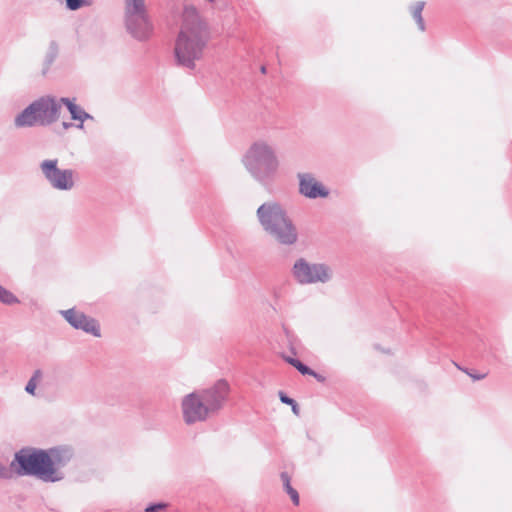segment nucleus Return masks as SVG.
<instances>
[{
    "mask_svg": "<svg viewBox=\"0 0 512 512\" xmlns=\"http://www.w3.org/2000/svg\"><path fill=\"white\" fill-rule=\"evenodd\" d=\"M60 109V100L51 96L40 97L15 117L14 125L18 128L49 126L59 119Z\"/></svg>",
    "mask_w": 512,
    "mask_h": 512,
    "instance_id": "nucleus-5",
    "label": "nucleus"
},
{
    "mask_svg": "<svg viewBox=\"0 0 512 512\" xmlns=\"http://www.w3.org/2000/svg\"><path fill=\"white\" fill-rule=\"evenodd\" d=\"M280 477L283 482L284 490L290 496L293 504L296 506L299 505V502H300L299 494H298L297 490L291 486V478H290L289 474L287 472H282Z\"/></svg>",
    "mask_w": 512,
    "mask_h": 512,
    "instance_id": "nucleus-16",
    "label": "nucleus"
},
{
    "mask_svg": "<svg viewBox=\"0 0 512 512\" xmlns=\"http://www.w3.org/2000/svg\"><path fill=\"white\" fill-rule=\"evenodd\" d=\"M127 32L138 41H147L153 34V24L148 10L124 13Z\"/></svg>",
    "mask_w": 512,
    "mask_h": 512,
    "instance_id": "nucleus-8",
    "label": "nucleus"
},
{
    "mask_svg": "<svg viewBox=\"0 0 512 512\" xmlns=\"http://www.w3.org/2000/svg\"><path fill=\"white\" fill-rule=\"evenodd\" d=\"M210 40V29L194 6H185L182 24L174 46L176 64L193 70Z\"/></svg>",
    "mask_w": 512,
    "mask_h": 512,
    "instance_id": "nucleus-1",
    "label": "nucleus"
},
{
    "mask_svg": "<svg viewBox=\"0 0 512 512\" xmlns=\"http://www.w3.org/2000/svg\"><path fill=\"white\" fill-rule=\"evenodd\" d=\"M181 408L184 422L188 425L205 421L210 415L198 392H192L184 396Z\"/></svg>",
    "mask_w": 512,
    "mask_h": 512,
    "instance_id": "nucleus-9",
    "label": "nucleus"
},
{
    "mask_svg": "<svg viewBox=\"0 0 512 512\" xmlns=\"http://www.w3.org/2000/svg\"><path fill=\"white\" fill-rule=\"evenodd\" d=\"M63 126H64V128H69V127L71 126V124H70V123H66V122H64V123H63Z\"/></svg>",
    "mask_w": 512,
    "mask_h": 512,
    "instance_id": "nucleus-28",
    "label": "nucleus"
},
{
    "mask_svg": "<svg viewBox=\"0 0 512 512\" xmlns=\"http://www.w3.org/2000/svg\"><path fill=\"white\" fill-rule=\"evenodd\" d=\"M60 314L74 328L89 333L95 337L101 336L100 326L94 318H91L75 308L61 310Z\"/></svg>",
    "mask_w": 512,
    "mask_h": 512,
    "instance_id": "nucleus-10",
    "label": "nucleus"
},
{
    "mask_svg": "<svg viewBox=\"0 0 512 512\" xmlns=\"http://www.w3.org/2000/svg\"><path fill=\"white\" fill-rule=\"evenodd\" d=\"M61 104H64L67 107L73 120L80 121V123L77 125V128H83V123L85 120L93 119L92 115L87 113L84 109L75 103V99L62 97L60 98V105Z\"/></svg>",
    "mask_w": 512,
    "mask_h": 512,
    "instance_id": "nucleus-13",
    "label": "nucleus"
},
{
    "mask_svg": "<svg viewBox=\"0 0 512 512\" xmlns=\"http://www.w3.org/2000/svg\"><path fill=\"white\" fill-rule=\"evenodd\" d=\"M261 71H262V73H265V72H266V68L263 66V67L261 68Z\"/></svg>",
    "mask_w": 512,
    "mask_h": 512,
    "instance_id": "nucleus-29",
    "label": "nucleus"
},
{
    "mask_svg": "<svg viewBox=\"0 0 512 512\" xmlns=\"http://www.w3.org/2000/svg\"><path fill=\"white\" fill-rule=\"evenodd\" d=\"M292 276L302 285L327 283L332 279L333 271L325 263H312L299 258L292 267Z\"/></svg>",
    "mask_w": 512,
    "mask_h": 512,
    "instance_id": "nucleus-6",
    "label": "nucleus"
},
{
    "mask_svg": "<svg viewBox=\"0 0 512 512\" xmlns=\"http://www.w3.org/2000/svg\"><path fill=\"white\" fill-rule=\"evenodd\" d=\"M65 2H66V7L71 11L78 10L86 3L85 0H65Z\"/></svg>",
    "mask_w": 512,
    "mask_h": 512,
    "instance_id": "nucleus-21",
    "label": "nucleus"
},
{
    "mask_svg": "<svg viewBox=\"0 0 512 512\" xmlns=\"http://www.w3.org/2000/svg\"><path fill=\"white\" fill-rule=\"evenodd\" d=\"M11 477V471L0 463V479H9Z\"/></svg>",
    "mask_w": 512,
    "mask_h": 512,
    "instance_id": "nucleus-23",
    "label": "nucleus"
},
{
    "mask_svg": "<svg viewBox=\"0 0 512 512\" xmlns=\"http://www.w3.org/2000/svg\"><path fill=\"white\" fill-rule=\"evenodd\" d=\"M123 1H124V13L147 10L145 0H123Z\"/></svg>",
    "mask_w": 512,
    "mask_h": 512,
    "instance_id": "nucleus-18",
    "label": "nucleus"
},
{
    "mask_svg": "<svg viewBox=\"0 0 512 512\" xmlns=\"http://www.w3.org/2000/svg\"><path fill=\"white\" fill-rule=\"evenodd\" d=\"M229 392V385L225 380H219L211 388L201 392L200 397L210 414L217 412L224 404Z\"/></svg>",
    "mask_w": 512,
    "mask_h": 512,
    "instance_id": "nucleus-11",
    "label": "nucleus"
},
{
    "mask_svg": "<svg viewBox=\"0 0 512 512\" xmlns=\"http://www.w3.org/2000/svg\"><path fill=\"white\" fill-rule=\"evenodd\" d=\"M40 168L45 179L54 189L68 191L74 187L73 171L59 169L57 159L42 161Z\"/></svg>",
    "mask_w": 512,
    "mask_h": 512,
    "instance_id": "nucleus-7",
    "label": "nucleus"
},
{
    "mask_svg": "<svg viewBox=\"0 0 512 512\" xmlns=\"http://www.w3.org/2000/svg\"><path fill=\"white\" fill-rule=\"evenodd\" d=\"M279 397H280L281 402L284 404L292 405L295 402L294 399L290 398L283 392H279Z\"/></svg>",
    "mask_w": 512,
    "mask_h": 512,
    "instance_id": "nucleus-24",
    "label": "nucleus"
},
{
    "mask_svg": "<svg viewBox=\"0 0 512 512\" xmlns=\"http://www.w3.org/2000/svg\"><path fill=\"white\" fill-rule=\"evenodd\" d=\"M424 7H425L424 1H417L410 8L412 17L415 20L419 30L422 32L425 31V29H426L425 22L422 17V12H423Z\"/></svg>",
    "mask_w": 512,
    "mask_h": 512,
    "instance_id": "nucleus-15",
    "label": "nucleus"
},
{
    "mask_svg": "<svg viewBox=\"0 0 512 512\" xmlns=\"http://www.w3.org/2000/svg\"><path fill=\"white\" fill-rule=\"evenodd\" d=\"M42 378H43V372L40 369L35 370L25 386V391L28 394L34 396L37 385L42 380Z\"/></svg>",
    "mask_w": 512,
    "mask_h": 512,
    "instance_id": "nucleus-17",
    "label": "nucleus"
},
{
    "mask_svg": "<svg viewBox=\"0 0 512 512\" xmlns=\"http://www.w3.org/2000/svg\"><path fill=\"white\" fill-rule=\"evenodd\" d=\"M292 407V411L298 415L299 414V407H298V404L296 403V401L294 402V404L291 405Z\"/></svg>",
    "mask_w": 512,
    "mask_h": 512,
    "instance_id": "nucleus-27",
    "label": "nucleus"
},
{
    "mask_svg": "<svg viewBox=\"0 0 512 512\" xmlns=\"http://www.w3.org/2000/svg\"><path fill=\"white\" fill-rule=\"evenodd\" d=\"M59 54V45L55 40L49 42L47 52L45 54L42 73L45 75L51 65L54 63Z\"/></svg>",
    "mask_w": 512,
    "mask_h": 512,
    "instance_id": "nucleus-14",
    "label": "nucleus"
},
{
    "mask_svg": "<svg viewBox=\"0 0 512 512\" xmlns=\"http://www.w3.org/2000/svg\"><path fill=\"white\" fill-rule=\"evenodd\" d=\"M0 301L7 305L16 304L19 302L18 298L2 285H0Z\"/></svg>",
    "mask_w": 512,
    "mask_h": 512,
    "instance_id": "nucleus-19",
    "label": "nucleus"
},
{
    "mask_svg": "<svg viewBox=\"0 0 512 512\" xmlns=\"http://www.w3.org/2000/svg\"><path fill=\"white\" fill-rule=\"evenodd\" d=\"M206 1L209 2V3H214L215 2V0H206Z\"/></svg>",
    "mask_w": 512,
    "mask_h": 512,
    "instance_id": "nucleus-30",
    "label": "nucleus"
},
{
    "mask_svg": "<svg viewBox=\"0 0 512 512\" xmlns=\"http://www.w3.org/2000/svg\"><path fill=\"white\" fill-rule=\"evenodd\" d=\"M299 192L309 199L325 198L329 195L326 189L315 177L310 173H299Z\"/></svg>",
    "mask_w": 512,
    "mask_h": 512,
    "instance_id": "nucleus-12",
    "label": "nucleus"
},
{
    "mask_svg": "<svg viewBox=\"0 0 512 512\" xmlns=\"http://www.w3.org/2000/svg\"><path fill=\"white\" fill-rule=\"evenodd\" d=\"M465 372L473 379V380H481L483 379L486 375L485 374H476V373H471V372H468L467 370H465Z\"/></svg>",
    "mask_w": 512,
    "mask_h": 512,
    "instance_id": "nucleus-25",
    "label": "nucleus"
},
{
    "mask_svg": "<svg viewBox=\"0 0 512 512\" xmlns=\"http://www.w3.org/2000/svg\"><path fill=\"white\" fill-rule=\"evenodd\" d=\"M256 214L262 229L276 242L286 246L296 243L297 229L279 203L265 202L258 207Z\"/></svg>",
    "mask_w": 512,
    "mask_h": 512,
    "instance_id": "nucleus-4",
    "label": "nucleus"
},
{
    "mask_svg": "<svg viewBox=\"0 0 512 512\" xmlns=\"http://www.w3.org/2000/svg\"><path fill=\"white\" fill-rule=\"evenodd\" d=\"M309 375L315 377L319 382H323L325 380V378L322 375L316 373L315 371H314V374H309Z\"/></svg>",
    "mask_w": 512,
    "mask_h": 512,
    "instance_id": "nucleus-26",
    "label": "nucleus"
},
{
    "mask_svg": "<svg viewBox=\"0 0 512 512\" xmlns=\"http://www.w3.org/2000/svg\"><path fill=\"white\" fill-rule=\"evenodd\" d=\"M167 507V504L165 503H155V504H151L149 505L146 509H145V512H158L160 510H163Z\"/></svg>",
    "mask_w": 512,
    "mask_h": 512,
    "instance_id": "nucleus-22",
    "label": "nucleus"
},
{
    "mask_svg": "<svg viewBox=\"0 0 512 512\" xmlns=\"http://www.w3.org/2000/svg\"><path fill=\"white\" fill-rule=\"evenodd\" d=\"M242 163L251 177L262 185L275 179L280 166L275 147L265 140L253 142L243 155Z\"/></svg>",
    "mask_w": 512,
    "mask_h": 512,
    "instance_id": "nucleus-3",
    "label": "nucleus"
},
{
    "mask_svg": "<svg viewBox=\"0 0 512 512\" xmlns=\"http://www.w3.org/2000/svg\"><path fill=\"white\" fill-rule=\"evenodd\" d=\"M71 454L68 449L54 448L50 452L36 448H22L15 453L11 468L19 476H36L45 482H56L63 477L55 465L64 464Z\"/></svg>",
    "mask_w": 512,
    "mask_h": 512,
    "instance_id": "nucleus-2",
    "label": "nucleus"
},
{
    "mask_svg": "<svg viewBox=\"0 0 512 512\" xmlns=\"http://www.w3.org/2000/svg\"><path fill=\"white\" fill-rule=\"evenodd\" d=\"M289 364L295 367L302 375L314 374V370L309 368L307 365L302 363L300 360L296 358H287L286 359Z\"/></svg>",
    "mask_w": 512,
    "mask_h": 512,
    "instance_id": "nucleus-20",
    "label": "nucleus"
}]
</instances>
